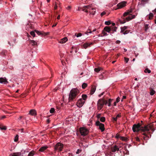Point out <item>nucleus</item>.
Returning <instances> with one entry per match:
<instances>
[{
	"label": "nucleus",
	"mask_w": 156,
	"mask_h": 156,
	"mask_svg": "<svg viewBox=\"0 0 156 156\" xmlns=\"http://www.w3.org/2000/svg\"><path fill=\"white\" fill-rule=\"evenodd\" d=\"M152 128L151 125H148L145 126L144 127H141V125L139 123L137 124H134L132 127L133 130V132H138L141 130L143 131H148Z\"/></svg>",
	"instance_id": "1"
},
{
	"label": "nucleus",
	"mask_w": 156,
	"mask_h": 156,
	"mask_svg": "<svg viewBox=\"0 0 156 156\" xmlns=\"http://www.w3.org/2000/svg\"><path fill=\"white\" fill-rule=\"evenodd\" d=\"M132 11L133 10L130 9L124 13L123 16L122 17L123 19V22H121V23H125L126 21H130L135 17V15L130 14V13H131Z\"/></svg>",
	"instance_id": "2"
},
{
	"label": "nucleus",
	"mask_w": 156,
	"mask_h": 156,
	"mask_svg": "<svg viewBox=\"0 0 156 156\" xmlns=\"http://www.w3.org/2000/svg\"><path fill=\"white\" fill-rule=\"evenodd\" d=\"M79 92V90L76 88L72 89L70 91L69 100L71 101L75 100Z\"/></svg>",
	"instance_id": "3"
},
{
	"label": "nucleus",
	"mask_w": 156,
	"mask_h": 156,
	"mask_svg": "<svg viewBox=\"0 0 156 156\" xmlns=\"http://www.w3.org/2000/svg\"><path fill=\"white\" fill-rule=\"evenodd\" d=\"M105 103V100L103 98L101 99H99L97 103V106L98 109L100 110L103 107Z\"/></svg>",
	"instance_id": "4"
},
{
	"label": "nucleus",
	"mask_w": 156,
	"mask_h": 156,
	"mask_svg": "<svg viewBox=\"0 0 156 156\" xmlns=\"http://www.w3.org/2000/svg\"><path fill=\"white\" fill-rule=\"evenodd\" d=\"M80 131L82 136H85L87 135L89 133V131L88 129L84 127L80 128Z\"/></svg>",
	"instance_id": "5"
},
{
	"label": "nucleus",
	"mask_w": 156,
	"mask_h": 156,
	"mask_svg": "<svg viewBox=\"0 0 156 156\" xmlns=\"http://www.w3.org/2000/svg\"><path fill=\"white\" fill-rule=\"evenodd\" d=\"M63 147V145L60 143H58L57 144L55 147V151H61L62 150Z\"/></svg>",
	"instance_id": "6"
},
{
	"label": "nucleus",
	"mask_w": 156,
	"mask_h": 156,
	"mask_svg": "<svg viewBox=\"0 0 156 156\" xmlns=\"http://www.w3.org/2000/svg\"><path fill=\"white\" fill-rule=\"evenodd\" d=\"M96 124L97 126H99V129L101 130V132H103L105 130L104 125V124L101 123L99 121L96 122Z\"/></svg>",
	"instance_id": "7"
},
{
	"label": "nucleus",
	"mask_w": 156,
	"mask_h": 156,
	"mask_svg": "<svg viewBox=\"0 0 156 156\" xmlns=\"http://www.w3.org/2000/svg\"><path fill=\"white\" fill-rule=\"evenodd\" d=\"M85 101L82 99H79L76 103V105L79 108L82 107L84 105Z\"/></svg>",
	"instance_id": "8"
},
{
	"label": "nucleus",
	"mask_w": 156,
	"mask_h": 156,
	"mask_svg": "<svg viewBox=\"0 0 156 156\" xmlns=\"http://www.w3.org/2000/svg\"><path fill=\"white\" fill-rule=\"evenodd\" d=\"M126 2H122L118 4L117 6L118 8H121L126 6Z\"/></svg>",
	"instance_id": "9"
},
{
	"label": "nucleus",
	"mask_w": 156,
	"mask_h": 156,
	"mask_svg": "<svg viewBox=\"0 0 156 156\" xmlns=\"http://www.w3.org/2000/svg\"><path fill=\"white\" fill-rule=\"evenodd\" d=\"M0 83L6 84L8 83V82L7 81L6 78L1 77L0 78Z\"/></svg>",
	"instance_id": "10"
},
{
	"label": "nucleus",
	"mask_w": 156,
	"mask_h": 156,
	"mask_svg": "<svg viewBox=\"0 0 156 156\" xmlns=\"http://www.w3.org/2000/svg\"><path fill=\"white\" fill-rule=\"evenodd\" d=\"M111 150L112 152H115L116 151H118L119 150V148L117 146L115 145L114 146L112 147Z\"/></svg>",
	"instance_id": "11"
},
{
	"label": "nucleus",
	"mask_w": 156,
	"mask_h": 156,
	"mask_svg": "<svg viewBox=\"0 0 156 156\" xmlns=\"http://www.w3.org/2000/svg\"><path fill=\"white\" fill-rule=\"evenodd\" d=\"M48 148V147L47 146H45L41 147L39 150V151L40 152H43L44 151Z\"/></svg>",
	"instance_id": "12"
},
{
	"label": "nucleus",
	"mask_w": 156,
	"mask_h": 156,
	"mask_svg": "<svg viewBox=\"0 0 156 156\" xmlns=\"http://www.w3.org/2000/svg\"><path fill=\"white\" fill-rule=\"evenodd\" d=\"M92 44V43L91 42L90 43H86L83 44V48L85 49H86L87 47L90 46Z\"/></svg>",
	"instance_id": "13"
},
{
	"label": "nucleus",
	"mask_w": 156,
	"mask_h": 156,
	"mask_svg": "<svg viewBox=\"0 0 156 156\" xmlns=\"http://www.w3.org/2000/svg\"><path fill=\"white\" fill-rule=\"evenodd\" d=\"M96 89V87L95 86H93L91 89L90 94L91 95L93 94L95 92Z\"/></svg>",
	"instance_id": "14"
},
{
	"label": "nucleus",
	"mask_w": 156,
	"mask_h": 156,
	"mask_svg": "<svg viewBox=\"0 0 156 156\" xmlns=\"http://www.w3.org/2000/svg\"><path fill=\"white\" fill-rule=\"evenodd\" d=\"M29 114L32 115H36L37 113L36 110L33 109L30 111Z\"/></svg>",
	"instance_id": "15"
},
{
	"label": "nucleus",
	"mask_w": 156,
	"mask_h": 156,
	"mask_svg": "<svg viewBox=\"0 0 156 156\" xmlns=\"http://www.w3.org/2000/svg\"><path fill=\"white\" fill-rule=\"evenodd\" d=\"M67 41V38L66 37H64V38L61 39L59 42L61 44H63L65 43Z\"/></svg>",
	"instance_id": "16"
},
{
	"label": "nucleus",
	"mask_w": 156,
	"mask_h": 156,
	"mask_svg": "<svg viewBox=\"0 0 156 156\" xmlns=\"http://www.w3.org/2000/svg\"><path fill=\"white\" fill-rule=\"evenodd\" d=\"M96 9L94 8H91V10H90L89 12L90 13V14H92L93 15H94L95 14L96 12Z\"/></svg>",
	"instance_id": "17"
},
{
	"label": "nucleus",
	"mask_w": 156,
	"mask_h": 156,
	"mask_svg": "<svg viewBox=\"0 0 156 156\" xmlns=\"http://www.w3.org/2000/svg\"><path fill=\"white\" fill-rule=\"evenodd\" d=\"M104 30L106 32L109 33L111 30V28L108 27H105L104 28Z\"/></svg>",
	"instance_id": "18"
},
{
	"label": "nucleus",
	"mask_w": 156,
	"mask_h": 156,
	"mask_svg": "<svg viewBox=\"0 0 156 156\" xmlns=\"http://www.w3.org/2000/svg\"><path fill=\"white\" fill-rule=\"evenodd\" d=\"M128 27L127 26H124L123 27L121 28V31L120 32L122 33L124 31L126 30L127 29H128Z\"/></svg>",
	"instance_id": "19"
},
{
	"label": "nucleus",
	"mask_w": 156,
	"mask_h": 156,
	"mask_svg": "<svg viewBox=\"0 0 156 156\" xmlns=\"http://www.w3.org/2000/svg\"><path fill=\"white\" fill-rule=\"evenodd\" d=\"M30 42L32 45H37V42L33 40H30Z\"/></svg>",
	"instance_id": "20"
},
{
	"label": "nucleus",
	"mask_w": 156,
	"mask_h": 156,
	"mask_svg": "<svg viewBox=\"0 0 156 156\" xmlns=\"http://www.w3.org/2000/svg\"><path fill=\"white\" fill-rule=\"evenodd\" d=\"M96 30V28L94 29L92 31H91L90 29H88L87 30V31L86 32L85 34H88V33L91 34L92 33V32H95Z\"/></svg>",
	"instance_id": "21"
},
{
	"label": "nucleus",
	"mask_w": 156,
	"mask_h": 156,
	"mask_svg": "<svg viewBox=\"0 0 156 156\" xmlns=\"http://www.w3.org/2000/svg\"><path fill=\"white\" fill-rule=\"evenodd\" d=\"M21 155H23L22 154L21 152H17L13 153L12 156H21Z\"/></svg>",
	"instance_id": "22"
},
{
	"label": "nucleus",
	"mask_w": 156,
	"mask_h": 156,
	"mask_svg": "<svg viewBox=\"0 0 156 156\" xmlns=\"http://www.w3.org/2000/svg\"><path fill=\"white\" fill-rule=\"evenodd\" d=\"M121 117L120 114H118L115 117H113L112 119L113 121H117L118 118H120Z\"/></svg>",
	"instance_id": "23"
},
{
	"label": "nucleus",
	"mask_w": 156,
	"mask_h": 156,
	"mask_svg": "<svg viewBox=\"0 0 156 156\" xmlns=\"http://www.w3.org/2000/svg\"><path fill=\"white\" fill-rule=\"evenodd\" d=\"M106 31L104 30H103L102 32L101 35V37H102L103 36H107L108 35L107 33L105 32Z\"/></svg>",
	"instance_id": "24"
},
{
	"label": "nucleus",
	"mask_w": 156,
	"mask_h": 156,
	"mask_svg": "<svg viewBox=\"0 0 156 156\" xmlns=\"http://www.w3.org/2000/svg\"><path fill=\"white\" fill-rule=\"evenodd\" d=\"M7 129V127L6 126H3L2 125H0V129L1 130H5Z\"/></svg>",
	"instance_id": "25"
},
{
	"label": "nucleus",
	"mask_w": 156,
	"mask_h": 156,
	"mask_svg": "<svg viewBox=\"0 0 156 156\" xmlns=\"http://www.w3.org/2000/svg\"><path fill=\"white\" fill-rule=\"evenodd\" d=\"M87 95L86 94H83L82 96V100H84V101H85L86 100L87 98Z\"/></svg>",
	"instance_id": "26"
},
{
	"label": "nucleus",
	"mask_w": 156,
	"mask_h": 156,
	"mask_svg": "<svg viewBox=\"0 0 156 156\" xmlns=\"http://www.w3.org/2000/svg\"><path fill=\"white\" fill-rule=\"evenodd\" d=\"M84 7L85 8H86L88 10V12L90 10H91V8H92L91 7V6L90 5H87V6H84Z\"/></svg>",
	"instance_id": "27"
},
{
	"label": "nucleus",
	"mask_w": 156,
	"mask_h": 156,
	"mask_svg": "<svg viewBox=\"0 0 156 156\" xmlns=\"http://www.w3.org/2000/svg\"><path fill=\"white\" fill-rule=\"evenodd\" d=\"M155 93V91L151 88L150 89V94L151 95H153Z\"/></svg>",
	"instance_id": "28"
},
{
	"label": "nucleus",
	"mask_w": 156,
	"mask_h": 156,
	"mask_svg": "<svg viewBox=\"0 0 156 156\" xmlns=\"http://www.w3.org/2000/svg\"><path fill=\"white\" fill-rule=\"evenodd\" d=\"M144 28H145V31H147V30L149 28V27H148V24H144Z\"/></svg>",
	"instance_id": "29"
},
{
	"label": "nucleus",
	"mask_w": 156,
	"mask_h": 156,
	"mask_svg": "<svg viewBox=\"0 0 156 156\" xmlns=\"http://www.w3.org/2000/svg\"><path fill=\"white\" fill-rule=\"evenodd\" d=\"M144 72L145 73H151V71L148 69V68H146L144 70Z\"/></svg>",
	"instance_id": "30"
},
{
	"label": "nucleus",
	"mask_w": 156,
	"mask_h": 156,
	"mask_svg": "<svg viewBox=\"0 0 156 156\" xmlns=\"http://www.w3.org/2000/svg\"><path fill=\"white\" fill-rule=\"evenodd\" d=\"M87 84L86 83H83L82 85V87L83 89H85L87 86Z\"/></svg>",
	"instance_id": "31"
},
{
	"label": "nucleus",
	"mask_w": 156,
	"mask_h": 156,
	"mask_svg": "<svg viewBox=\"0 0 156 156\" xmlns=\"http://www.w3.org/2000/svg\"><path fill=\"white\" fill-rule=\"evenodd\" d=\"M112 101V99H109L108 101V106L109 107H110L111 105V103Z\"/></svg>",
	"instance_id": "32"
},
{
	"label": "nucleus",
	"mask_w": 156,
	"mask_h": 156,
	"mask_svg": "<svg viewBox=\"0 0 156 156\" xmlns=\"http://www.w3.org/2000/svg\"><path fill=\"white\" fill-rule=\"evenodd\" d=\"M101 69V68L99 67L98 68H96L94 69V71L96 72H98L100 71Z\"/></svg>",
	"instance_id": "33"
},
{
	"label": "nucleus",
	"mask_w": 156,
	"mask_h": 156,
	"mask_svg": "<svg viewBox=\"0 0 156 156\" xmlns=\"http://www.w3.org/2000/svg\"><path fill=\"white\" fill-rule=\"evenodd\" d=\"M129 30H126L124 31L122 33H123V34L125 35V34H127L128 33H129Z\"/></svg>",
	"instance_id": "34"
},
{
	"label": "nucleus",
	"mask_w": 156,
	"mask_h": 156,
	"mask_svg": "<svg viewBox=\"0 0 156 156\" xmlns=\"http://www.w3.org/2000/svg\"><path fill=\"white\" fill-rule=\"evenodd\" d=\"M153 16V15L152 13H150L149 15V19H151Z\"/></svg>",
	"instance_id": "35"
},
{
	"label": "nucleus",
	"mask_w": 156,
	"mask_h": 156,
	"mask_svg": "<svg viewBox=\"0 0 156 156\" xmlns=\"http://www.w3.org/2000/svg\"><path fill=\"white\" fill-rule=\"evenodd\" d=\"M105 118L104 117H101L100 118V120L102 122H105Z\"/></svg>",
	"instance_id": "36"
},
{
	"label": "nucleus",
	"mask_w": 156,
	"mask_h": 156,
	"mask_svg": "<svg viewBox=\"0 0 156 156\" xmlns=\"http://www.w3.org/2000/svg\"><path fill=\"white\" fill-rule=\"evenodd\" d=\"M34 154V151H32L30 152L28 154V156H33Z\"/></svg>",
	"instance_id": "37"
},
{
	"label": "nucleus",
	"mask_w": 156,
	"mask_h": 156,
	"mask_svg": "<svg viewBox=\"0 0 156 156\" xmlns=\"http://www.w3.org/2000/svg\"><path fill=\"white\" fill-rule=\"evenodd\" d=\"M34 31L35 32H36L38 35H40L42 34L40 31H39L36 30H35Z\"/></svg>",
	"instance_id": "38"
},
{
	"label": "nucleus",
	"mask_w": 156,
	"mask_h": 156,
	"mask_svg": "<svg viewBox=\"0 0 156 156\" xmlns=\"http://www.w3.org/2000/svg\"><path fill=\"white\" fill-rule=\"evenodd\" d=\"M55 111V109L54 108H51L50 110V112L51 113H53Z\"/></svg>",
	"instance_id": "39"
},
{
	"label": "nucleus",
	"mask_w": 156,
	"mask_h": 156,
	"mask_svg": "<svg viewBox=\"0 0 156 156\" xmlns=\"http://www.w3.org/2000/svg\"><path fill=\"white\" fill-rule=\"evenodd\" d=\"M30 34L31 35L33 36V37H35V34L34 31H32L30 32Z\"/></svg>",
	"instance_id": "40"
},
{
	"label": "nucleus",
	"mask_w": 156,
	"mask_h": 156,
	"mask_svg": "<svg viewBox=\"0 0 156 156\" xmlns=\"http://www.w3.org/2000/svg\"><path fill=\"white\" fill-rule=\"evenodd\" d=\"M18 137H19L18 135H16V136L15 137V139H14V141L16 142L18 141Z\"/></svg>",
	"instance_id": "41"
},
{
	"label": "nucleus",
	"mask_w": 156,
	"mask_h": 156,
	"mask_svg": "<svg viewBox=\"0 0 156 156\" xmlns=\"http://www.w3.org/2000/svg\"><path fill=\"white\" fill-rule=\"evenodd\" d=\"M105 24L107 25H109L111 24V22L109 21H106L105 22Z\"/></svg>",
	"instance_id": "42"
},
{
	"label": "nucleus",
	"mask_w": 156,
	"mask_h": 156,
	"mask_svg": "<svg viewBox=\"0 0 156 156\" xmlns=\"http://www.w3.org/2000/svg\"><path fill=\"white\" fill-rule=\"evenodd\" d=\"M82 10L86 12H88V10L86 8H85L84 7V8Z\"/></svg>",
	"instance_id": "43"
},
{
	"label": "nucleus",
	"mask_w": 156,
	"mask_h": 156,
	"mask_svg": "<svg viewBox=\"0 0 156 156\" xmlns=\"http://www.w3.org/2000/svg\"><path fill=\"white\" fill-rule=\"evenodd\" d=\"M66 9L68 10H70L71 9V7L70 6H68L66 8Z\"/></svg>",
	"instance_id": "44"
},
{
	"label": "nucleus",
	"mask_w": 156,
	"mask_h": 156,
	"mask_svg": "<svg viewBox=\"0 0 156 156\" xmlns=\"http://www.w3.org/2000/svg\"><path fill=\"white\" fill-rule=\"evenodd\" d=\"M125 61L126 63H127L129 60V59L128 58L125 57L124 58Z\"/></svg>",
	"instance_id": "45"
},
{
	"label": "nucleus",
	"mask_w": 156,
	"mask_h": 156,
	"mask_svg": "<svg viewBox=\"0 0 156 156\" xmlns=\"http://www.w3.org/2000/svg\"><path fill=\"white\" fill-rule=\"evenodd\" d=\"M106 14V12L105 11H103L101 14V16H102Z\"/></svg>",
	"instance_id": "46"
},
{
	"label": "nucleus",
	"mask_w": 156,
	"mask_h": 156,
	"mask_svg": "<svg viewBox=\"0 0 156 156\" xmlns=\"http://www.w3.org/2000/svg\"><path fill=\"white\" fill-rule=\"evenodd\" d=\"M120 100V98L118 97L117 98H116V102H118Z\"/></svg>",
	"instance_id": "47"
},
{
	"label": "nucleus",
	"mask_w": 156,
	"mask_h": 156,
	"mask_svg": "<svg viewBox=\"0 0 156 156\" xmlns=\"http://www.w3.org/2000/svg\"><path fill=\"white\" fill-rule=\"evenodd\" d=\"M82 36V34L80 33L76 35V36L77 37H79Z\"/></svg>",
	"instance_id": "48"
},
{
	"label": "nucleus",
	"mask_w": 156,
	"mask_h": 156,
	"mask_svg": "<svg viewBox=\"0 0 156 156\" xmlns=\"http://www.w3.org/2000/svg\"><path fill=\"white\" fill-rule=\"evenodd\" d=\"M81 150L78 149L77 151L76 152V153L77 154H78L79 153H80L81 152Z\"/></svg>",
	"instance_id": "49"
},
{
	"label": "nucleus",
	"mask_w": 156,
	"mask_h": 156,
	"mask_svg": "<svg viewBox=\"0 0 156 156\" xmlns=\"http://www.w3.org/2000/svg\"><path fill=\"white\" fill-rule=\"evenodd\" d=\"M97 117L99 119V118H100V117H101V114H98L97 115Z\"/></svg>",
	"instance_id": "50"
},
{
	"label": "nucleus",
	"mask_w": 156,
	"mask_h": 156,
	"mask_svg": "<svg viewBox=\"0 0 156 156\" xmlns=\"http://www.w3.org/2000/svg\"><path fill=\"white\" fill-rule=\"evenodd\" d=\"M55 6H54V8L55 9H56L57 8V4L55 2Z\"/></svg>",
	"instance_id": "51"
},
{
	"label": "nucleus",
	"mask_w": 156,
	"mask_h": 156,
	"mask_svg": "<svg viewBox=\"0 0 156 156\" xmlns=\"http://www.w3.org/2000/svg\"><path fill=\"white\" fill-rule=\"evenodd\" d=\"M104 92H103L101 94H99L98 95V96L99 97H101V96L103 95L104 94Z\"/></svg>",
	"instance_id": "52"
},
{
	"label": "nucleus",
	"mask_w": 156,
	"mask_h": 156,
	"mask_svg": "<svg viewBox=\"0 0 156 156\" xmlns=\"http://www.w3.org/2000/svg\"><path fill=\"white\" fill-rule=\"evenodd\" d=\"M126 98V96H123L122 97V98L121 100V101H123V100L124 99H125Z\"/></svg>",
	"instance_id": "53"
},
{
	"label": "nucleus",
	"mask_w": 156,
	"mask_h": 156,
	"mask_svg": "<svg viewBox=\"0 0 156 156\" xmlns=\"http://www.w3.org/2000/svg\"><path fill=\"white\" fill-rule=\"evenodd\" d=\"M136 141H140V140L138 137H136Z\"/></svg>",
	"instance_id": "54"
},
{
	"label": "nucleus",
	"mask_w": 156,
	"mask_h": 156,
	"mask_svg": "<svg viewBox=\"0 0 156 156\" xmlns=\"http://www.w3.org/2000/svg\"><path fill=\"white\" fill-rule=\"evenodd\" d=\"M117 28L116 27H115L114 29H113V31L116 32V31Z\"/></svg>",
	"instance_id": "55"
},
{
	"label": "nucleus",
	"mask_w": 156,
	"mask_h": 156,
	"mask_svg": "<svg viewBox=\"0 0 156 156\" xmlns=\"http://www.w3.org/2000/svg\"><path fill=\"white\" fill-rule=\"evenodd\" d=\"M121 139L122 140H126L125 139V138L124 137H121Z\"/></svg>",
	"instance_id": "56"
},
{
	"label": "nucleus",
	"mask_w": 156,
	"mask_h": 156,
	"mask_svg": "<svg viewBox=\"0 0 156 156\" xmlns=\"http://www.w3.org/2000/svg\"><path fill=\"white\" fill-rule=\"evenodd\" d=\"M120 41H119V40H117L116 41V43L117 44H119V43H120Z\"/></svg>",
	"instance_id": "57"
},
{
	"label": "nucleus",
	"mask_w": 156,
	"mask_h": 156,
	"mask_svg": "<svg viewBox=\"0 0 156 156\" xmlns=\"http://www.w3.org/2000/svg\"><path fill=\"white\" fill-rule=\"evenodd\" d=\"M6 118V116L5 115L1 117V119H3Z\"/></svg>",
	"instance_id": "58"
},
{
	"label": "nucleus",
	"mask_w": 156,
	"mask_h": 156,
	"mask_svg": "<svg viewBox=\"0 0 156 156\" xmlns=\"http://www.w3.org/2000/svg\"><path fill=\"white\" fill-rule=\"evenodd\" d=\"M23 118V116H20L19 118L18 119L19 120H20Z\"/></svg>",
	"instance_id": "59"
},
{
	"label": "nucleus",
	"mask_w": 156,
	"mask_h": 156,
	"mask_svg": "<svg viewBox=\"0 0 156 156\" xmlns=\"http://www.w3.org/2000/svg\"><path fill=\"white\" fill-rule=\"evenodd\" d=\"M105 105H106L107 104H108V102H107V101H105Z\"/></svg>",
	"instance_id": "60"
},
{
	"label": "nucleus",
	"mask_w": 156,
	"mask_h": 156,
	"mask_svg": "<svg viewBox=\"0 0 156 156\" xmlns=\"http://www.w3.org/2000/svg\"><path fill=\"white\" fill-rule=\"evenodd\" d=\"M60 18V15H58L57 17V19H58V20H59Z\"/></svg>",
	"instance_id": "61"
},
{
	"label": "nucleus",
	"mask_w": 156,
	"mask_h": 156,
	"mask_svg": "<svg viewBox=\"0 0 156 156\" xmlns=\"http://www.w3.org/2000/svg\"><path fill=\"white\" fill-rule=\"evenodd\" d=\"M117 102L116 101H115L114 102V105L115 106L116 105V103H117Z\"/></svg>",
	"instance_id": "62"
},
{
	"label": "nucleus",
	"mask_w": 156,
	"mask_h": 156,
	"mask_svg": "<svg viewBox=\"0 0 156 156\" xmlns=\"http://www.w3.org/2000/svg\"><path fill=\"white\" fill-rule=\"evenodd\" d=\"M47 122H48V123H49L50 122V121L49 119H48L47 120Z\"/></svg>",
	"instance_id": "63"
},
{
	"label": "nucleus",
	"mask_w": 156,
	"mask_h": 156,
	"mask_svg": "<svg viewBox=\"0 0 156 156\" xmlns=\"http://www.w3.org/2000/svg\"><path fill=\"white\" fill-rule=\"evenodd\" d=\"M24 129H20V130L21 131V133L23 132V130Z\"/></svg>",
	"instance_id": "64"
}]
</instances>
